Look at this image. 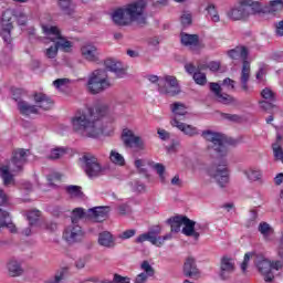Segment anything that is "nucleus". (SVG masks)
Listing matches in <instances>:
<instances>
[{
  "mask_svg": "<svg viewBox=\"0 0 283 283\" xmlns=\"http://www.w3.org/2000/svg\"><path fill=\"white\" fill-rule=\"evenodd\" d=\"M109 114L107 104H98L94 107L88 106L77 111L71 118V125L75 134L86 136V138H98L105 132L103 117Z\"/></svg>",
  "mask_w": 283,
  "mask_h": 283,
  "instance_id": "1",
  "label": "nucleus"
},
{
  "mask_svg": "<svg viewBox=\"0 0 283 283\" xmlns=\"http://www.w3.org/2000/svg\"><path fill=\"white\" fill-rule=\"evenodd\" d=\"M28 163V150L19 148L13 150L11 159L0 167V178L3 180L4 187L14 185V174L23 171V167Z\"/></svg>",
  "mask_w": 283,
  "mask_h": 283,
  "instance_id": "2",
  "label": "nucleus"
},
{
  "mask_svg": "<svg viewBox=\"0 0 283 283\" xmlns=\"http://www.w3.org/2000/svg\"><path fill=\"white\" fill-rule=\"evenodd\" d=\"M109 213V207H95L88 209L86 212L83 208H75L72 211L71 223L78 224V220L88 218L93 222H103L107 220Z\"/></svg>",
  "mask_w": 283,
  "mask_h": 283,
  "instance_id": "3",
  "label": "nucleus"
},
{
  "mask_svg": "<svg viewBox=\"0 0 283 283\" xmlns=\"http://www.w3.org/2000/svg\"><path fill=\"white\" fill-rule=\"evenodd\" d=\"M86 87L91 94H101L112 87L109 76L105 70H95L88 76Z\"/></svg>",
  "mask_w": 283,
  "mask_h": 283,
  "instance_id": "4",
  "label": "nucleus"
},
{
  "mask_svg": "<svg viewBox=\"0 0 283 283\" xmlns=\"http://www.w3.org/2000/svg\"><path fill=\"white\" fill-rule=\"evenodd\" d=\"M82 168L88 178H98L105 174V167L101 165V161L96 156L92 154H85L81 158Z\"/></svg>",
  "mask_w": 283,
  "mask_h": 283,
  "instance_id": "5",
  "label": "nucleus"
},
{
  "mask_svg": "<svg viewBox=\"0 0 283 283\" xmlns=\"http://www.w3.org/2000/svg\"><path fill=\"white\" fill-rule=\"evenodd\" d=\"M42 30L48 39L55 43L57 50H62V52H70V50H72V42L63 38L57 27L42 24Z\"/></svg>",
  "mask_w": 283,
  "mask_h": 283,
  "instance_id": "6",
  "label": "nucleus"
},
{
  "mask_svg": "<svg viewBox=\"0 0 283 283\" xmlns=\"http://www.w3.org/2000/svg\"><path fill=\"white\" fill-rule=\"evenodd\" d=\"M147 8V1L138 0L126 4V12L130 19V23H138V25H145L147 23V17L145 15V9Z\"/></svg>",
  "mask_w": 283,
  "mask_h": 283,
  "instance_id": "7",
  "label": "nucleus"
},
{
  "mask_svg": "<svg viewBox=\"0 0 283 283\" xmlns=\"http://www.w3.org/2000/svg\"><path fill=\"white\" fill-rule=\"evenodd\" d=\"M157 92L161 96H178L180 94V84L174 75L161 76L160 83L157 84Z\"/></svg>",
  "mask_w": 283,
  "mask_h": 283,
  "instance_id": "8",
  "label": "nucleus"
},
{
  "mask_svg": "<svg viewBox=\"0 0 283 283\" xmlns=\"http://www.w3.org/2000/svg\"><path fill=\"white\" fill-rule=\"evenodd\" d=\"M201 136L205 140H208V143H212V147L220 158L227 156V138L224 135L212 130H203Z\"/></svg>",
  "mask_w": 283,
  "mask_h": 283,
  "instance_id": "9",
  "label": "nucleus"
},
{
  "mask_svg": "<svg viewBox=\"0 0 283 283\" xmlns=\"http://www.w3.org/2000/svg\"><path fill=\"white\" fill-rule=\"evenodd\" d=\"M229 163L226 158L221 159L217 167L210 168L208 170V174L210 178H213L216 182L221 187V189H224L227 185H229V168L227 167Z\"/></svg>",
  "mask_w": 283,
  "mask_h": 283,
  "instance_id": "10",
  "label": "nucleus"
},
{
  "mask_svg": "<svg viewBox=\"0 0 283 283\" xmlns=\"http://www.w3.org/2000/svg\"><path fill=\"white\" fill-rule=\"evenodd\" d=\"M122 140L125 147H129L130 149H136L137 151H145L146 145L145 139L143 137L134 134V130L129 128H124L122 132Z\"/></svg>",
  "mask_w": 283,
  "mask_h": 283,
  "instance_id": "11",
  "label": "nucleus"
},
{
  "mask_svg": "<svg viewBox=\"0 0 283 283\" xmlns=\"http://www.w3.org/2000/svg\"><path fill=\"white\" fill-rule=\"evenodd\" d=\"M13 28L14 27L12 25V18L10 17V12L6 11L2 14V19H1L0 36L3 39L7 45H10V43H12Z\"/></svg>",
  "mask_w": 283,
  "mask_h": 283,
  "instance_id": "12",
  "label": "nucleus"
},
{
  "mask_svg": "<svg viewBox=\"0 0 283 283\" xmlns=\"http://www.w3.org/2000/svg\"><path fill=\"white\" fill-rule=\"evenodd\" d=\"M63 238L69 244H74L78 242L81 238H83V228L78 226V223L69 224L63 232Z\"/></svg>",
  "mask_w": 283,
  "mask_h": 283,
  "instance_id": "13",
  "label": "nucleus"
},
{
  "mask_svg": "<svg viewBox=\"0 0 283 283\" xmlns=\"http://www.w3.org/2000/svg\"><path fill=\"white\" fill-rule=\"evenodd\" d=\"M210 90L214 94L218 103H222V105H238V101L235 97L222 93V87L218 83H210Z\"/></svg>",
  "mask_w": 283,
  "mask_h": 283,
  "instance_id": "14",
  "label": "nucleus"
},
{
  "mask_svg": "<svg viewBox=\"0 0 283 283\" xmlns=\"http://www.w3.org/2000/svg\"><path fill=\"white\" fill-rule=\"evenodd\" d=\"M255 266L259 273H261V275L264 277V282H272L273 280H275V274H273L271 261L269 259H258L255 262Z\"/></svg>",
  "mask_w": 283,
  "mask_h": 283,
  "instance_id": "15",
  "label": "nucleus"
},
{
  "mask_svg": "<svg viewBox=\"0 0 283 283\" xmlns=\"http://www.w3.org/2000/svg\"><path fill=\"white\" fill-rule=\"evenodd\" d=\"M142 273L137 274L134 279V283H147L149 277L156 275V270L149 264V261H143L140 264Z\"/></svg>",
  "mask_w": 283,
  "mask_h": 283,
  "instance_id": "16",
  "label": "nucleus"
},
{
  "mask_svg": "<svg viewBox=\"0 0 283 283\" xmlns=\"http://www.w3.org/2000/svg\"><path fill=\"white\" fill-rule=\"evenodd\" d=\"M235 271V261L233 259L223 256L220 263V277L221 280H229Z\"/></svg>",
  "mask_w": 283,
  "mask_h": 283,
  "instance_id": "17",
  "label": "nucleus"
},
{
  "mask_svg": "<svg viewBox=\"0 0 283 283\" xmlns=\"http://www.w3.org/2000/svg\"><path fill=\"white\" fill-rule=\"evenodd\" d=\"M228 17L232 19V21H242V19H249V11L247 9L244 0L240 1L237 6H234L228 12Z\"/></svg>",
  "mask_w": 283,
  "mask_h": 283,
  "instance_id": "18",
  "label": "nucleus"
},
{
  "mask_svg": "<svg viewBox=\"0 0 283 283\" xmlns=\"http://www.w3.org/2000/svg\"><path fill=\"white\" fill-rule=\"evenodd\" d=\"M112 21L115 25H130L132 20L129 18V13H127V7L118 8L112 13Z\"/></svg>",
  "mask_w": 283,
  "mask_h": 283,
  "instance_id": "19",
  "label": "nucleus"
},
{
  "mask_svg": "<svg viewBox=\"0 0 283 283\" xmlns=\"http://www.w3.org/2000/svg\"><path fill=\"white\" fill-rule=\"evenodd\" d=\"M170 125L172 127H177L179 132H182L185 136H189L190 138H193V136L200 135V130L197 127L189 124H185L177 118L171 119Z\"/></svg>",
  "mask_w": 283,
  "mask_h": 283,
  "instance_id": "20",
  "label": "nucleus"
},
{
  "mask_svg": "<svg viewBox=\"0 0 283 283\" xmlns=\"http://www.w3.org/2000/svg\"><path fill=\"white\" fill-rule=\"evenodd\" d=\"M7 271L10 277H21L23 275V262L19 259H10L7 262Z\"/></svg>",
  "mask_w": 283,
  "mask_h": 283,
  "instance_id": "21",
  "label": "nucleus"
},
{
  "mask_svg": "<svg viewBox=\"0 0 283 283\" xmlns=\"http://www.w3.org/2000/svg\"><path fill=\"white\" fill-rule=\"evenodd\" d=\"M251 78V63L249 61H244L241 69V88L245 94L251 93V88H249V81Z\"/></svg>",
  "mask_w": 283,
  "mask_h": 283,
  "instance_id": "22",
  "label": "nucleus"
},
{
  "mask_svg": "<svg viewBox=\"0 0 283 283\" xmlns=\"http://www.w3.org/2000/svg\"><path fill=\"white\" fill-rule=\"evenodd\" d=\"M181 233L184 235H187L188 238H193L195 240H198L200 238V232L196 231V221L184 217V228L181 230Z\"/></svg>",
  "mask_w": 283,
  "mask_h": 283,
  "instance_id": "23",
  "label": "nucleus"
},
{
  "mask_svg": "<svg viewBox=\"0 0 283 283\" xmlns=\"http://www.w3.org/2000/svg\"><path fill=\"white\" fill-rule=\"evenodd\" d=\"M105 67L106 70H109V72H114L117 78H123L127 74L125 72V69H123V64L113 59H108L105 61Z\"/></svg>",
  "mask_w": 283,
  "mask_h": 283,
  "instance_id": "24",
  "label": "nucleus"
},
{
  "mask_svg": "<svg viewBox=\"0 0 283 283\" xmlns=\"http://www.w3.org/2000/svg\"><path fill=\"white\" fill-rule=\"evenodd\" d=\"M33 98L36 104V108L40 107V109H52V105H54L52 99L43 93H35Z\"/></svg>",
  "mask_w": 283,
  "mask_h": 283,
  "instance_id": "25",
  "label": "nucleus"
},
{
  "mask_svg": "<svg viewBox=\"0 0 283 283\" xmlns=\"http://www.w3.org/2000/svg\"><path fill=\"white\" fill-rule=\"evenodd\" d=\"M160 226H157L153 229V240L150 244H154V247H163V244H165V242H167V240H171V238H174L171 235V233H168L164 237H159L160 235Z\"/></svg>",
  "mask_w": 283,
  "mask_h": 283,
  "instance_id": "26",
  "label": "nucleus"
},
{
  "mask_svg": "<svg viewBox=\"0 0 283 283\" xmlns=\"http://www.w3.org/2000/svg\"><path fill=\"white\" fill-rule=\"evenodd\" d=\"M200 271H198V265L196 264V259L188 258L184 264V275L186 277H196Z\"/></svg>",
  "mask_w": 283,
  "mask_h": 283,
  "instance_id": "27",
  "label": "nucleus"
},
{
  "mask_svg": "<svg viewBox=\"0 0 283 283\" xmlns=\"http://www.w3.org/2000/svg\"><path fill=\"white\" fill-rule=\"evenodd\" d=\"M243 174L249 182H262V178L264 176L262 169L255 167L244 169Z\"/></svg>",
  "mask_w": 283,
  "mask_h": 283,
  "instance_id": "28",
  "label": "nucleus"
},
{
  "mask_svg": "<svg viewBox=\"0 0 283 283\" xmlns=\"http://www.w3.org/2000/svg\"><path fill=\"white\" fill-rule=\"evenodd\" d=\"M81 54L85 61H96L98 51L94 44H84L81 48Z\"/></svg>",
  "mask_w": 283,
  "mask_h": 283,
  "instance_id": "29",
  "label": "nucleus"
},
{
  "mask_svg": "<svg viewBox=\"0 0 283 283\" xmlns=\"http://www.w3.org/2000/svg\"><path fill=\"white\" fill-rule=\"evenodd\" d=\"M228 56L233 59L234 61H247L249 59V51L244 46H237L230 51H228Z\"/></svg>",
  "mask_w": 283,
  "mask_h": 283,
  "instance_id": "30",
  "label": "nucleus"
},
{
  "mask_svg": "<svg viewBox=\"0 0 283 283\" xmlns=\"http://www.w3.org/2000/svg\"><path fill=\"white\" fill-rule=\"evenodd\" d=\"M98 245L105 247L106 249H114L116 243L114 242V237L109 231H104L98 234Z\"/></svg>",
  "mask_w": 283,
  "mask_h": 283,
  "instance_id": "31",
  "label": "nucleus"
},
{
  "mask_svg": "<svg viewBox=\"0 0 283 283\" xmlns=\"http://www.w3.org/2000/svg\"><path fill=\"white\" fill-rule=\"evenodd\" d=\"M57 6L63 14H66L67 17H74L76 12V6H74L72 0H57Z\"/></svg>",
  "mask_w": 283,
  "mask_h": 283,
  "instance_id": "32",
  "label": "nucleus"
},
{
  "mask_svg": "<svg viewBox=\"0 0 283 283\" xmlns=\"http://www.w3.org/2000/svg\"><path fill=\"white\" fill-rule=\"evenodd\" d=\"M18 109L22 116H30L31 114H39V108H36V105H31L30 103L25 101H19L18 102Z\"/></svg>",
  "mask_w": 283,
  "mask_h": 283,
  "instance_id": "33",
  "label": "nucleus"
},
{
  "mask_svg": "<svg viewBox=\"0 0 283 283\" xmlns=\"http://www.w3.org/2000/svg\"><path fill=\"white\" fill-rule=\"evenodd\" d=\"M1 227H7L9 229L10 233H17V226L12 223L10 219V213L8 211L0 209V229Z\"/></svg>",
  "mask_w": 283,
  "mask_h": 283,
  "instance_id": "34",
  "label": "nucleus"
},
{
  "mask_svg": "<svg viewBox=\"0 0 283 283\" xmlns=\"http://www.w3.org/2000/svg\"><path fill=\"white\" fill-rule=\"evenodd\" d=\"M244 2L248 10V17H251V14H260V12H262V3L259 1L244 0Z\"/></svg>",
  "mask_w": 283,
  "mask_h": 283,
  "instance_id": "35",
  "label": "nucleus"
},
{
  "mask_svg": "<svg viewBox=\"0 0 283 283\" xmlns=\"http://www.w3.org/2000/svg\"><path fill=\"white\" fill-rule=\"evenodd\" d=\"M181 43L187 48H198L199 39L196 34H181Z\"/></svg>",
  "mask_w": 283,
  "mask_h": 283,
  "instance_id": "36",
  "label": "nucleus"
},
{
  "mask_svg": "<svg viewBox=\"0 0 283 283\" xmlns=\"http://www.w3.org/2000/svg\"><path fill=\"white\" fill-rule=\"evenodd\" d=\"M167 222H168V224H170L171 231L174 233H178V232H180V229L185 222V217L177 216V217L168 219Z\"/></svg>",
  "mask_w": 283,
  "mask_h": 283,
  "instance_id": "37",
  "label": "nucleus"
},
{
  "mask_svg": "<svg viewBox=\"0 0 283 283\" xmlns=\"http://www.w3.org/2000/svg\"><path fill=\"white\" fill-rule=\"evenodd\" d=\"M109 160L111 163H113V165H116L117 167H125V157L116 150H111Z\"/></svg>",
  "mask_w": 283,
  "mask_h": 283,
  "instance_id": "38",
  "label": "nucleus"
},
{
  "mask_svg": "<svg viewBox=\"0 0 283 283\" xmlns=\"http://www.w3.org/2000/svg\"><path fill=\"white\" fill-rule=\"evenodd\" d=\"M171 112L175 115V118L178 120L179 116H185L187 114V106L182 103H174L171 105Z\"/></svg>",
  "mask_w": 283,
  "mask_h": 283,
  "instance_id": "39",
  "label": "nucleus"
},
{
  "mask_svg": "<svg viewBox=\"0 0 283 283\" xmlns=\"http://www.w3.org/2000/svg\"><path fill=\"white\" fill-rule=\"evenodd\" d=\"M259 231L261 233V235H263V238L265 240H271V235L273 233V228H271V226L266 222H261L259 224Z\"/></svg>",
  "mask_w": 283,
  "mask_h": 283,
  "instance_id": "40",
  "label": "nucleus"
},
{
  "mask_svg": "<svg viewBox=\"0 0 283 283\" xmlns=\"http://www.w3.org/2000/svg\"><path fill=\"white\" fill-rule=\"evenodd\" d=\"M206 11L208 12V17L211 19V21H213L214 23H218L220 21V14H218V10L216 9L214 4H208Z\"/></svg>",
  "mask_w": 283,
  "mask_h": 283,
  "instance_id": "41",
  "label": "nucleus"
},
{
  "mask_svg": "<svg viewBox=\"0 0 283 283\" xmlns=\"http://www.w3.org/2000/svg\"><path fill=\"white\" fill-rule=\"evenodd\" d=\"M65 156V148L63 147H57L51 149V153L48 156L49 160H59V158H63Z\"/></svg>",
  "mask_w": 283,
  "mask_h": 283,
  "instance_id": "42",
  "label": "nucleus"
},
{
  "mask_svg": "<svg viewBox=\"0 0 283 283\" xmlns=\"http://www.w3.org/2000/svg\"><path fill=\"white\" fill-rule=\"evenodd\" d=\"M13 17L17 19L18 25H25V23H28V15L21 9L14 10Z\"/></svg>",
  "mask_w": 283,
  "mask_h": 283,
  "instance_id": "43",
  "label": "nucleus"
},
{
  "mask_svg": "<svg viewBox=\"0 0 283 283\" xmlns=\"http://www.w3.org/2000/svg\"><path fill=\"white\" fill-rule=\"evenodd\" d=\"M185 70L187 74H190L193 76L196 72H202V70H206L205 64H198L197 66L193 65V63H186L185 64Z\"/></svg>",
  "mask_w": 283,
  "mask_h": 283,
  "instance_id": "44",
  "label": "nucleus"
},
{
  "mask_svg": "<svg viewBox=\"0 0 283 283\" xmlns=\"http://www.w3.org/2000/svg\"><path fill=\"white\" fill-rule=\"evenodd\" d=\"M268 72H269V66L264 63H260L259 70L255 74L256 81H259V83H262V81H264V76H266Z\"/></svg>",
  "mask_w": 283,
  "mask_h": 283,
  "instance_id": "45",
  "label": "nucleus"
},
{
  "mask_svg": "<svg viewBox=\"0 0 283 283\" xmlns=\"http://www.w3.org/2000/svg\"><path fill=\"white\" fill-rule=\"evenodd\" d=\"M283 0H272L269 3L268 12H282Z\"/></svg>",
  "mask_w": 283,
  "mask_h": 283,
  "instance_id": "46",
  "label": "nucleus"
},
{
  "mask_svg": "<svg viewBox=\"0 0 283 283\" xmlns=\"http://www.w3.org/2000/svg\"><path fill=\"white\" fill-rule=\"evenodd\" d=\"M27 218L29 220L30 227H34V224H36V222H39V218H41V211L31 210L28 212Z\"/></svg>",
  "mask_w": 283,
  "mask_h": 283,
  "instance_id": "47",
  "label": "nucleus"
},
{
  "mask_svg": "<svg viewBox=\"0 0 283 283\" xmlns=\"http://www.w3.org/2000/svg\"><path fill=\"white\" fill-rule=\"evenodd\" d=\"M70 84V80L67 78H57L53 81V86L55 90H59V92H63L67 90V85Z\"/></svg>",
  "mask_w": 283,
  "mask_h": 283,
  "instance_id": "48",
  "label": "nucleus"
},
{
  "mask_svg": "<svg viewBox=\"0 0 283 283\" xmlns=\"http://www.w3.org/2000/svg\"><path fill=\"white\" fill-rule=\"evenodd\" d=\"M43 53L46 59H56V56H59V49L56 44H54L45 49Z\"/></svg>",
  "mask_w": 283,
  "mask_h": 283,
  "instance_id": "49",
  "label": "nucleus"
},
{
  "mask_svg": "<svg viewBox=\"0 0 283 283\" xmlns=\"http://www.w3.org/2000/svg\"><path fill=\"white\" fill-rule=\"evenodd\" d=\"M153 238H154V229L148 231L147 233H143L139 237H137L136 242L138 244H143V242H150V244H151Z\"/></svg>",
  "mask_w": 283,
  "mask_h": 283,
  "instance_id": "50",
  "label": "nucleus"
},
{
  "mask_svg": "<svg viewBox=\"0 0 283 283\" xmlns=\"http://www.w3.org/2000/svg\"><path fill=\"white\" fill-rule=\"evenodd\" d=\"M192 78L197 85H207V75L201 73V71H197Z\"/></svg>",
  "mask_w": 283,
  "mask_h": 283,
  "instance_id": "51",
  "label": "nucleus"
},
{
  "mask_svg": "<svg viewBox=\"0 0 283 283\" xmlns=\"http://www.w3.org/2000/svg\"><path fill=\"white\" fill-rule=\"evenodd\" d=\"M261 96H262V98H264L265 101H270L271 103H274V101H275V92H273L269 87H265L262 90Z\"/></svg>",
  "mask_w": 283,
  "mask_h": 283,
  "instance_id": "52",
  "label": "nucleus"
},
{
  "mask_svg": "<svg viewBox=\"0 0 283 283\" xmlns=\"http://www.w3.org/2000/svg\"><path fill=\"white\" fill-rule=\"evenodd\" d=\"M12 98L15 101V103H19V101H23V96H25V91L21 88H12L11 90Z\"/></svg>",
  "mask_w": 283,
  "mask_h": 283,
  "instance_id": "53",
  "label": "nucleus"
},
{
  "mask_svg": "<svg viewBox=\"0 0 283 283\" xmlns=\"http://www.w3.org/2000/svg\"><path fill=\"white\" fill-rule=\"evenodd\" d=\"M261 109L264 112H269V114H273V109H277V106L271 102L262 101L260 102Z\"/></svg>",
  "mask_w": 283,
  "mask_h": 283,
  "instance_id": "54",
  "label": "nucleus"
},
{
  "mask_svg": "<svg viewBox=\"0 0 283 283\" xmlns=\"http://www.w3.org/2000/svg\"><path fill=\"white\" fill-rule=\"evenodd\" d=\"M153 168L157 171L160 181L165 182V165L163 164H155Z\"/></svg>",
  "mask_w": 283,
  "mask_h": 283,
  "instance_id": "55",
  "label": "nucleus"
},
{
  "mask_svg": "<svg viewBox=\"0 0 283 283\" xmlns=\"http://www.w3.org/2000/svg\"><path fill=\"white\" fill-rule=\"evenodd\" d=\"M66 191L74 198H78V196H81V187L78 186H67Z\"/></svg>",
  "mask_w": 283,
  "mask_h": 283,
  "instance_id": "56",
  "label": "nucleus"
},
{
  "mask_svg": "<svg viewBox=\"0 0 283 283\" xmlns=\"http://www.w3.org/2000/svg\"><path fill=\"white\" fill-rule=\"evenodd\" d=\"M136 235V230L130 229V230H125L124 232H122L118 238L120 240H129V238H134Z\"/></svg>",
  "mask_w": 283,
  "mask_h": 283,
  "instance_id": "57",
  "label": "nucleus"
},
{
  "mask_svg": "<svg viewBox=\"0 0 283 283\" xmlns=\"http://www.w3.org/2000/svg\"><path fill=\"white\" fill-rule=\"evenodd\" d=\"M251 255H253V253L251 252H248L244 254L243 262L241 263L242 273H247V269L249 268V261L251 260Z\"/></svg>",
  "mask_w": 283,
  "mask_h": 283,
  "instance_id": "58",
  "label": "nucleus"
},
{
  "mask_svg": "<svg viewBox=\"0 0 283 283\" xmlns=\"http://www.w3.org/2000/svg\"><path fill=\"white\" fill-rule=\"evenodd\" d=\"M133 191H137V193H143L145 191V184H140V181H135L130 184Z\"/></svg>",
  "mask_w": 283,
  "mask_h": 283,
  "instance_id": "59",
  "label": "nucleus"
},
{
  "mask_svg": "<svg viewBox=\"0 0 283 283\" xmlns=\"http://www.w3.org/2000/svg\"><path fill=\"white\" fill-rule=\"evenodd\" d=\"M113 280H114L115 283H130L132 282L130 277L123 276L120 274H114Z\"/></svg>",
  "mask_w": 283,
  "mask_h": 283,
  "instance_id": "60",
  "label": "nucleus"
},
{
  "mask_svg": "<svg viewBox=\"0 0 283 283\" xmlns=\"http://www.w3.org/2000/svg\"><path fill=\"white\" fill-rule=\"evenodd\" d=\"M146 78L153 84V85H157L160 83V81H163V76H158V75H154V74H148L146 75Z\"/></svg>",
  "mask_w": 283,
  "mask_h": 283,
  "instance_id": "61",
  "label": "nucleus"
},
{
  "mask_svg": "<svg viewBox=\"0 0 283 283\" xmlns=\"http://www.w3.org/2000/svg\"><path fill=\"white\" fill-rule=\"evenodd\" d=\"M181 24L184 28H187V25H191V15L189 13H184L181 15Z\"/></svg>",
  "mask_w": 283,
  "mask_h": 283,
  "instance_id": "62",
  "label": "nucleus"
},
{
  "mask_svg": "<svg viewBox=\"0 0 283 283\" xmlns=\"http://www.w3.org/2000/svg\"><path fill=\"white\" fill-rule=\"evenodd\" d=\"M157 134H158L160 140H169V138H170L169 132H167V130H165L163 128H159L157 130Z\"/></svg>",
  "mask_w": 283,
  "mask_h": 283,
  "instance_id": "63",
  "label": "nucleus"
},
{
  "mask_svg": "<svg viewBox=\"0 0 283 283\" xmlns=\"http://www.w3.org/2000/svg\"><path fill=\"white\" fill-rule=\"evenodd\" d=\"M207 70H210L211 72H218L220 70V62H210L208 65H203Z\"/></svg>",
  "mask_w": 283,
  "mask_h": 283,
  "instance_id": "64",
  "label": "nucleus"
}]
</instances>
